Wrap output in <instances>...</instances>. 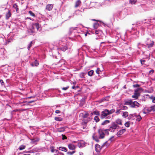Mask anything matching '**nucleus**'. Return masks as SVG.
Returning a JSON list of instances; mask_svg holds the SVG:
<instances>
[{
    "label": "nucleus",
    "instance_id": "1",
    "mask_svg": "<svg viewBox=\"0 0 155 155\" xmlns=\"http://www.w3.org/2000/svg\"><path fill=\"white\" fill-rule=\"evenodd\" d=\"M114 111L115 110L114 109H112L110 110L105 109L101 112V118L102 119L104 118L107 117L108 115L113 113Z\"/></svg>",
    "mask_w": 155,
    "mask_h": 155
},
{
    "label": "nucleus",
    "instance_id": "2",
    "mask_svg": "<svg viewBox=\"0 0 155 155\" xmlns=\"http://www.w3.org/2000/svg\"><path fill=\"white\" fill-rule=\"evenodd\" d=\"M125 104L129 105L130 107L133 108H136L139 107L140 104L137 101L133 102L131 100H129L125 102Z\"/></svg>",
    "mask_w": 155,
    "mask_h": 155
},
{
    "label": "nucleus",
    "instance_id": "3",
    "mask_svg": "<svg viewBox=\"0 0 155 155\" xmlns=\"http://www.w3.org/2000/svg\"><path fill=\"white\" fill-rule=\"evenodd\" d=\"M98 132L100 138H103L104 137L105 135H108V129H100L99 130Z\"/></svg>",
    "mask_w": 155,
    "mask_h": 155
},
{
    "label": "nucleus",
    "instance_id": "4",
    "mask_svg": "<svg viewBox=\"0 0 155 155\" xmlns=\"http://www.w3.org/2000/svg\"><path fill=\"white\" fill-rule=\"evenodd\" d=\"M115 123H112L109 128L108 129V131L114 132L115 131L116 129L119 128V126L117 125V124H116Z\"/></svg>",
    "mask_w": 155,
    "mask_h": 155
},
{
    "label": "nucleus",
    "instance_id": "5",
    "mask_svg": "<svg viewBox=\"0 0 155 155\" xmlns=\"http://www.w3.org/2000/svg\"><path fill=\"white\" fill-rule=\"evenodd\" d=\"M142 90V88H140L135 89L134 94L132 96V97L133 98H135V99L138 98V97L140 95V92H139V91H140Z\"/></svg>",
    "mask_w": 155,
    "mask_h": 155
},
{
    "label": "nucleus",
    "instance_id": "6",
    "mask_svg": "<svg viewBox=\"0 0 155 155\" xmlns=\"http://www.w3.org/2000/svg\"><path fill=\"white\" fill-rule=\"evenodd\" d=\"M53 7V5L52 4H47L45 7V9L48 11H51Z\"/></svg>",
    "mask_w": 155,
    "mask_h": 155
},
{
    "label": "nucleus",
    "instance_id": "7",
    "mask_svg": "<svg viewBox=\"0 0 155 155\" xmlns=\"http://www.w3.org/2000/svg\"><path fill=\"white\" fill-rule=\"evenodd\" d=\"M154 44V42L152 41H147L146 43V45L148 48L152 47Z\"/></svg>",
    "mask_w": 155,
    "mask_h": 155
},
{
    "label": "nucleus",
    "instance_id": "8",
    "mask_svg": "<svg viewBox=\"0 0 155 155\" xmlns=\"http://www.w3.org/2000/svg\"><path fill=\"white\" fill-rule=\"evenodd\" d=\"M126 131L125 129H122L119 130L116 134V135L118 137H119L122 135Z\"/></svg>",
    "mask_w": 155,
    "mask_h": 155
},
{
    "label": "nucleus",
    "instance_id": "9",
    "mask_svg": "<svg viewBox=\"0 0 155 155\" xmlns=\"http://www.w3.org/2000/svg\"><path fill=\"white\" fill-rule=\"evenodd\" d=\"M114 138V136L110 138L109 139L107 142H106L104 144V145L106 146L109 145L110 143L113 140H114L113 139Z\"/></svg>",
    "mask_w": 155,
    "mask_h": 155
},
{
    "label": "nucleus",
    "instance_id": "10",
    "mask_svg": "<svg viewBox=\"0 0 155 155\" xmlns=\"http://www.w3.org/2000/svg\"><path fill=\"white\" fill-rule=\"evenodd\" d=\"M113 123H116V124H117V125H122V120L120 119H117Z\"/></svg>",
    "mask_w": 155,
    "mask_h": 155
},
{
    "label": "nucleus",
    "instance_id": "11",
    "mask_svg": "<svg viewBox=\"0 0 155 155\" xmlns=\"http://www.w3.org/2000/svg\"><path fill=\"white\" fill-rule=\"evenodd\" d=\"M147 110L149 112L155 111V105L152 106L148 108L147 109Z\"/></svg>",
    "mask_w": 155,
    "mask_h": 155
},
{
    "label": "nucleus",
    "instance_id": "12",
    "mask_svg": "<svg viewBox=\"0 0 155 155\" xmlns=\"http://www.w3.org/2000/svg\"><path fill=\"white\" fill-rule=\"evenodd\" d=\"M31 65L32 67L37 66L39 65V63L37 60H35L34 62L31 63Z\"/></svg>",
    "mask_w": 155,
    "mask_h": 155
},
{
    "label": "nucleus",
    "instance_id": "13",
    "mask_svg": "<svg viewBox=\"0 0 155 155\" xmlns=\"http://www.w3.org/2000/svg\"><path fill=\"white\" fill-rule=\"evenodd\" d=\"M81 3V2L80 0H78L75 2V7H78Z\"/></svg>",
    "mask_w": 155,
    "mask_h": 155
},
{
    "label": "nucleus",
    "instance_id": "14",
    "mask_svg": "<svg viewBox=\"0 0 155 155\" xmlns=\"http://www.w3.org/2000/svg\"><path fill=\"white\" fill-rule=\"evenodd\" d=\"M11 15V13L10 11L9 10L8 12L6 14V18L7 19H8L9 18H10Z\"/></svg>",
    "mask_w": 155,
    "mask_h": 155
},
{
    "label": "nucleus",
    "instance_id": "15",
    "mask_svg": "<svg viewBox=\"0 0 155 155\" xmlns=\"http://www.w3.org/2000/svg\"><path fill=\"white\" fill-rule=\"evenodd\" d=\"M68 148L70 150H74L75 148V146L73 144H69L68 145Z\"/></svg>",
    "mask_w": 155,
    "mask_h": 155
},
{
    "label": "nucleus",
    "instance_id": "16",
    "mask_svg": "<svg viewBox=\"0 0 155 155\" xmlns=\"http://www.w3.org/2000/svg\"><path fill=\"white\" fill-rule=\"evenodd\" d=\"M93 139L96 142H98L99 140L96 135L95 134H94L92 136Z\"/></svg>",
    "mask_w": 155,
    "mask_h": 155
},
{
    "label": "nucleus",
    "instance_id": "17",
    "mask_svg": "<svg viewBox=\"0 0 155 155\" xmlns=\"http://www.w3.org/2000/svg\"><path fill=\"white\" fill-rule=\"evenodd\" d=\"M59 149L60 150H61L62 151L67 152V149L64 147H59Z\"/></svg>",
    "mask_w": 155,
    "mask_h": 155
},
{
    "label": "nucleus",
    "instance_id": "18",
    "mask_svg": "<svg viewBox=\"0 0 155 155\" xmlns=\"http://www.w3.org/2000/svg\"><path fill=\"white\" fill-rule=\"evenodd\" d=\"M100 145L98 144H96L95 145V148L96 151L97 152H99L100 151Z\"/></svg>",
    "mask_w": 155,
    "mask_h": 155
},
{
    "label": "nucleus",
    "instance_id": "19",
    "mask_svg": "<svg viewBox=\"0 0 155 155\" xmlns=\"http://www.w3.org/2000/svg\"><path fill=\"white\" fill-rule=\"evenodd\" d=\"M93 114H95L97 115H100L99 112L97 111H94L91 113V116Z\"/></svg>",
    "mask_w": 155,
    "mask_h": 155
},
{
    "label": "nucleus",
    "instance_id": "20",
    "mask_svg": "<svg viewBox=\"0 0 155 155\" xmlns=\"http://www.w3.org/2000/svg\"><path fill=\"white\" fill-rule=\"evenodd\" d=\"M35 26L36 28L37 29V30H38L39 29L40 27L38 23H35L33 24V26Z\"/></svg>",
    "mask_w": 155,
    "mask_h": 155
},
{
    "label": "nucleus",
    "instance_id": "21",
    "mask_svg": "<svg viewBox=\"0 0 155 155\" xmlns=\"http://www.w3.org/2000/svg\"><path fill=\"white\" fill-rule=\"evenodd\" d=\"M110 121L108 120H106L104 121L101 124L103 125H104L106 124H107L109 123Z\"/></svg>",
    "mask_w": 155,
    "mask_h": 155
},
{
    "label": "nucleus",
    "instance_id": "22",
    "mask_svg": "<svg viewBox=\"0 0 155 155\" xmlns=\"http://www.w3.org/2000/svg\"><path fill=\"white\" fill-rule=\"evenodd\" d=\"M26 147V146L24 145H21L19 147V149L20 150L24 149Z\"/></svg>",
    "mask_w": 155,
    "mask_h": 155
},
{
    "label": "nucleus",
    "instance_id": "23",
    "mask_svg": "<svg viewBox=\"0 0 155 155\" xmlns=\"http://www.w3.org/2000/svg\"><path fill=\"white\" fill-rule=\"evenodd\" d=\"M128 112H123L122 116L123 117H126L128 116Z\"/></svg>",
    "mask_w": 155,
    "mask_h": 155
},
{
    "label": "nucleus",
    "instance_id": "24",
    "mask_svg": "<svg viewBox=\"0 0 155 155\" xmlns=\"http://www.w3.org/2000/svg\"><path fill=\"white\" fill-rule=\"evenodd\" d=\"M137 2V0H130V3L132 5L135 4Z\"/></svg>",
    "mask_w": 155,
    "mask_h": 155
},
{
    "label": "nucleus",
    "instance_id": "25",
    "mask_svg": "<svg viewBox=\"0 0 155 155\" xmlns=\"http://www.w3.org/2000/svg\"><path fill=\"white\" fill-rule=\"evenodd\" d=\"M93 73L94 71L93 70H91L88 72V74L89 76H91L93 75Z\"/></svg>",
    "mask_w": 155,
    "mask_h": 155
},
{
    "label": "nucleus",
    "instance_id": "26",
    "mask_svg": "<svg viewBox=\"0 0 155 155\" xmlns=\"http://www.w3.org/2000/svg\"><path fill=\"white\" fill-rule=\"evenodd\" d=\"M54 119L57 121H61L62 120V119L59 117H55L54 118Z\"/></svg>",
    "mask_w": 155,
    "mask_h": 155
},
{
    "label": "nucleus",
    "instance_id": "27",
    "mask_svg": "<svg viewBox=\"0 0 155 155\" xmlns=\"http://www.w3.org/2000/svg\"><path fill=\"white\" fill-rule=\"evenodd\" d=\"M86 74V73L84 72H82L80 74V76L81 78H84V76Z\"/></svg>",
    "mask_w": 155,
    "mask_h": 155
},
{
    "label": "nucleus",
    "instance_id": "28",
    "mask_svg": "<svg viewBox=\"0 0 155 155\" xmlns=\"http://www.w3.org/2000/svg\"><path fill=\"white\" fill-rule=\"evenodd\" d=\"M99 25L97 23H94V29H96L99 26Z\"/></svg>",
    "mask_w": 155,
    "mask_h": 155
},
{
    "label": "nucleus",
    "instance_id": "29",
    "mask_svg": "<svg viewBox=\"0 0 155 155\" xmlns=\"http://www.w3.org/2000/svg\"><path fill=\"white\" fill-rule=\"evenodd\" d=\"M141 117L140 115H138L137 116V118L136 120L137 121H140L141 119Z\"/></svg>",
    "mask_w": 155,
    "mask_h": 155
},
{
    "label": "nucleus",
    "instance_id": "30",
    "mask_svg": "<svg viewBox=\"0 0 155 155\" xmlns=\"http://www.w3.org/2000/svg\"><path fill=\"white\" fill-rule=\"evenodd\" d=\"M28 13L31 16L33 17H35V14L31 11H29Z\"/></svg>",
    "mask_w": 155,
    "mask_h": 155
},
{
    "label": "nucleus",
    "instance_id": "31",
    "mask_svg": "<svg viewBox=\"0 0 155 155\" xmlns=\"http://www.w3.org/2000/svg\"><path fill=\"white\" fill-rule=\"evenodd\" d=\"M34 42L33 41H31L28 47V50H29V49L31 47L32 45V44H34Z\"/></svg>",
    "mask_w": 155,
    "mask_h": 155
},
{
    "label": "nucleus",
    "instance_id": "32",
    "mask_svg": "<svg viewBox=\"0 0 155 155\" xmlns=\"http://www.w3.org/2000/svg\"><path fill=\"white\" fill-rule=\"evenodd\" d=\"M94 120L96 122H97L99 121V119L97 116L95 117Z\"/></svg>",
    "mask_w": 155,
    "mask_h": 155
},
{
    "label": "nucleus",
    "instance_id": "33",
    "mask_svg": "<svg viewBox=\"0 0 155 155\" xmlns=\"http://www.w3.org/2000/svg\"><path fill=\"white\" fill-rule=\"evenodd\" d=\"M67 49V47L66 46L63 47L61 48V50L64 51H65Z\"/></svg>",
    "mask_w": 155,
    "mask_h": 155
},
{
    "label": "nucleus",
    "instance_id": "34",
    "mask_svg": "<svg viewBox=\"0 0 155 155\" xmlns=\"http://www.w3.org/2000/svg\"><path fill=\"white\" fill-rule=\"evenodd\" d=\"M130 124L129 122H127L124 124L125 126L127 127H129L130 126Z\"/></svg>",
    "mask_w": 155,
    "mask_h": 155
},
{
    "label": "nucleus",
    "instance_id": "35",
    "mask_svg": "<svg viewBox=\"0 0 155 155\" xmlns=\"http://www.w3.org/2000/svg\"><path fill=\"white\" fill-rule=\"evenodd\" d=\"M13 7L14 8L16 9V11H17L18 10V6L16 4H15L13 5Z\"/></svg>",
    "mask_w": 155,
    "mask_h": 155
},
{
    "label": "nucleus",
    "instance_id": "36",
    "mask_svg": "<svg viewBox=\"0 0 155 155\" xmlns=\"http://www.w3.org/2000/svg\"><path fill=\"white\" fill-rule=\"evenodd\" d=\"M54 147L53 146H51L50 147V150L51 152H53L54 151Z\"/></svg>",
    "mask_w": 155,
    "mask_h": 155
},
{
    "label": "nucleus",
    "instance_id": "37",
    "mask_svg": "<svg viewBox=\"0 0 155 155\" xmlns=\"http://www.w3.org/2000/svg\"><path fill=\"white\" fill-rule=\"evenodd\" d=\"M62 139L63 140H64L65 139H67V137L65 135L62 134Z\"/></svg>",
    "mask_w": 155,
    "mask_h": 155
},
{
    "label": "nucleus",
    "instance_id": "38",
    "mask_svg": "<svg viewBox=\"0 0 155 155\" xmlns=\"http://www.w3.org/2000/svg\"><path fill=\"white\" fill-rule=\"evenodd\" d=\"M75 153V151H73L72 152H70L68 151V154L72 155Z\"/></svg>",
    "mask_w": 155,
    "mask_h": 155
},
{
    "label": "nucleus",
    "instance_id": "39",
    "mask_svg": "<svg viewBox=\"0 0 155 155\" xmlns=\"http://www.w3.org/2000/svg\"><path fill=\"white\" fill-rule=\"evenodd\" d=\"M140 85L138 84H136L133 85V87H139Z\"/></svg>",
    "mask_w": 155,
    "mask_h": 155
},
{
    "label": "nucleus",
    "instance_id": "40",
    "mask_svg": "<svg viewBox=\"0 0 155 155\" xmlns=\"http://www.w3.org/2000/svg\"><path fill=\"white\" fill-rule=\"evenodd\" d=\"M38 141V140H35L34 139L32 140V142L33 143L37 142Z\"/></svg>",
    "mask_w": 155,
    "mask_h": 155
},
{
    "label": "nucleus",
    "instance_id": "41",
    "mask_svg": "<svg viewBox=\"0 0 155 155\" xmlns=\"http://www.w3.org/2000/svg\"><path fill=\"white\" fill-rule=\"evenodd\" d=\"M101 31L100 30H97L95 31V33L96 34H98L100 33V32H101Z\"/></svg>",
    "mask_w": 155,
    "mask_h": 155
},
{
    "label": "nucleus",
    "instance_id": "42",
    "mask_svg": "<svg viewBox=\"0 0 155 155\" xmlns=\"http://www.w3.org/2000/svg\"><path fill=\"white\" fill-rule=\"evenodd\" d=\"M0 82L1 84L2 85H4V82H3V81L2 80H0Z\"/></svg>",
    "mask_w": 155,
    "mask_h": 155
},
{
    "label": "nucleus",
    "instance_id": "43",
    "mask_svg": "<svg viewBox=\"0 0 155 155\" xmlns=\"http://www.w3.org/2000/svg\"><path fill=\"white\" fill-rule=\"evenodd\" d=\"M108 99H109V97H106L105 98L103 99V101H108Z\"/></svg>",
    "mask_w": 155,
    "mask_h": 155
},
{
    "label": "nucleus",
    "instance_id": "44",
    "mask_svg": "<svg viewBox=\"0 0 155 155\" xmlns=\"http://www.w3.org/2000/svg\"><path fill=\"white\" fill-rule=\"evenodd\" d=\"M88 116V114H86L84 116V118H86Z\"/></svg>",
    "mask_w": 155,
    "mask_h": 155
},
{
    "label": "nucleus",
    "instance_id": "45",
    "mask_svg": "<svg viewBox=\"0 0 155 155\" xmlns=\"http://www.w3.org/2000/svg\"><path fill=\"white\" fill-rule=\"evenodd\" d=\"M54 155H64V154L62 153H57L56 154Z\"/></svg>",
    "mask_w": 155,
    "mask_h": 155
},
{
    "label": "nucleus",
    "instance_id": "46",
    "mask_svg": "<svg viewBox=\"0 0 155 155\" xmlns=\"http://www.w3.org/2000/svg\"><path fill=\"white\" fill-rule=\"evenodd\" d=\"M99 69L98 68L97 69V70H96V72L97 73L99 74Z\"/></svg>",
    "mask_w": 155,
    "mask_h": 155
},
{
    "label": "nucleus",
    "instance_id": "47",
    "mask_svg": "<svg viewBox=\"0 0 155 155\" xmlns=\"http://www.w3.org/2000/svg\"><path fill=\"white\" fill-rule=\"evenodd\" d=\"M153 72H154V70H151L149 72L150 74H152Z\"/></svg>",
    "mask_w": 155,
    "mask_h": 155
},
{
    "label": "nucleus",
    "instance_id": "48",
    "mask_svg": "<svg viewBox=\"0 0 155 155\" xmlns=\"http://www.w3.org/2000/svg\"><path fill=\"white\" fill-rule=\"evenodd\" d=\"M55 112L56 114H59L60 113V111L58 110H57L55 111Z\"/></svg>",
    "mask_w": 155,
    "mask_h": 155
},
{
    "label": "nucleus",
    "instance_id": "49",
    "mask_svg": "<svg viewBox=\"0 0 155 155\" xmlns=\"http://www.w3.org/2000/svg\"><path fill=\"white\" fill-rule=\"evenodd\" d=\"M152 102L154 103H155V97L152 98Z\"/></svg>",
    "mask_w": 155,
    "mask_h": 155
},
{
    "label": "nucleus",
    "instance_id": "50",
    "mask_svg": "<svg viewBox=\"0 0 155 155\" xmlns=\"http://www.w3.org/2000/svg\"><path fill=\"white\" fill-rule=\"evenodd\" d=\"M144 62H145L144 60H142V61L141 60V62L142 64H143L144 63Z\"/></svg>",
    "mask_w": 155,
    "mask_h": 155
},
{
    "label": "nucleus",
    "instance_id": "51",
    "mask_svg": "<svg viewBox=\"0 0 155 155\" xmlns=\"http://www.w3.org/2000/svg\"><path fill=\"white\" fill-rule=\"evenodd\" d=\"M54 151H55L56 152V153H59V151L58 150H54Z\"/></svg>",
    "mask_w": 155,
    "mask_h": 155
},
{
    "label": "nucleus",
    "instance_id": "52",
    "mask_svg": "<svg viewBox=\"0 0 155 155\" xmlns=\"http://www.w3.org/2000/svg\"><path fill=\"white\" fill-rule=\"evenodd\" d=\"M28 101V103H29V104H30V103H32V102H34V101Z\"/></svg>",
    "mask_w": 155,
    "mask_h": 155
},
{
    "label": "nucleus",
    "instance_id": "53",
    "mask_svg": "<svg viewBox=\"0 0 155 155\" xmlns=\"http://www.w3.org/2000/svg\"><path fill=\"white\" fill-rule=\"evenodd\" d=\"M68 88V87H63L62 88V89L64 90H66Z\"/></svg>",
    "mask_w": 155,
    "mask_h": 155
},
{
    "label": "nucleus",
    "instance_id": "54",
    "mask_svg": "<svg viewBox=\"0 0 155 155\" xmlns=\"http://www.w3.org/2000/svg\"><path fill=\"white\" fill-rule=\"evenodd\" d=\"M78 146L79 147H82V145H81V142L80 143V145L79 144L78 145Z\"/></svg>",
    "mask_w": 155,
    "mask_h": 155
},
{
    "label": "nucleus",
    "instance_id": "55",
    "mask_svg": "<svg viewBox=\"0 0 155 155\" xmlns=\"http://www.w3.org/2000/svg\"><path fill=\"white\" fill-rule=\"evenodd\" d=\"M75 88V87L74 86H73L72 87V89H74Z\"/></svg>",
    "mask_w": 155,
    "mask_h": 155
},
{
    "label": "nucleus",
    "instance_id": "56",
    "mask_svg": "<svg viewBox=\"0 0 155 155\" xmlns=\"http://www.w3.org/2000/svg\"><path fill=\"white\" fill-rule=\"evenodd\" d=\"M27 110V109H22V111H25V110Z\"/></svg>",
    "mask_w": 155,
    "mask_h": 155
},
{
    "label": "nucleus",
    "instance_id": "57",
    "mask_svg": "<svg viewBox=\"0 0 155 155\" xmlns=\"http://www.w3.org/2000/svg\"><path fill=\"white\" fill-rule=\"evenodd\" d=\"M87 33L85 34V36H87Z\"/></svg>",
    "mask_w": 155,
    "mask_h": 155
},
{
    "label": "nucleus",
    "instance_id": "58",
    "mask_svg": "<svg viewBox=\"0 0 155 155\" xmlns=\"http://www.w3.org/2000/svg\"><path fill=\"white\" fill-rule=\"evenodd\" d=\"M80 12V11L77 10V11H76L75 13H76L77 12Z\"/></svg>",
    "mask_w": 155,
    "mask_h": 155
},
{
    "label": "nucleus",
    "instance_id": "59",
    "mask_svg": "<svg viewBox=\"0 0 155 155\" xmlns=\"http://www.w3.org/2000/svg\"><path fill=\"white\" fill-rule=\"evenodd\" d=\"M31 32L33 33L34 32V31H33L31 30Z\"/></svg>",
    "mask_w": 155,
    "mask_h": 155
},
{
    "label": "nucleus",
    "instance_id": "60",
    "mask_svg": "<svg viewBox=\"0 0 155 155\" xmlns=\"http://www.w3.org/2000/svg\"><path fill=\"white\" fill-rule=\"evenodd\" d=\"M72 30V28H71L70 29V30L71 31V30Z\"/></svg>",
    "mask_w": 155,
    "mask_h": 155
},
{
    "label": "nucleus",
    "instance_id": "61",
    "mask_svg": "<svg viewBox=\"0 0 155 155\" xmlns=\"http://www.w3.org/2000/svg\"><path fill=\"white\" fill-rule=\"evenodd\" d=\"M92 20L94 21H97V20L95 19H93Z\"/></svg>",
    "mask_w": 155,
    "mask_h": 155
},
{
    "label": "nucleus",
    "instance_id": "62",
    "mask_svg": "<svg viewBox=\"0 0 155 155\" xmlns=\"http://www.w3.org/2000/svg\"><path fill=\"white\" fill-rule=\"evenodd\" d=\"M143 113L144 114H146V113L144 111H143Z\"/></svg>",
    "mask_w": 155,
    "mask_h": 155
},
{
    "label": "nucleus",
    "instance_id": "63",
    "mask_svg": "<svg viewBox=\"0 0 155 155\" xmlns=\"http://www.w3.org/2000/svg\"><path fill=\"white\" fill-rule=\"evenodd\" d=\"M108 117V118H110V117H109V116H108V117Z\"/></svg>",
    "mask_w": 155,
    "mask_h": 155
},
{
    "label": "nucleus",
    "instance_id": "64",
    "mask_svg": "<svg viewBox=\"0 0 155 155\" xmlns=\"http://www.w3.org/2000/svg\"><path fill=\"white\" fill-rule=\"evenodd\" d=\"M153 81H155V78H154V79H153Z\"/></svg>",
    "mask_w": 155,
    "mask_h": 155
}]
</instances>
